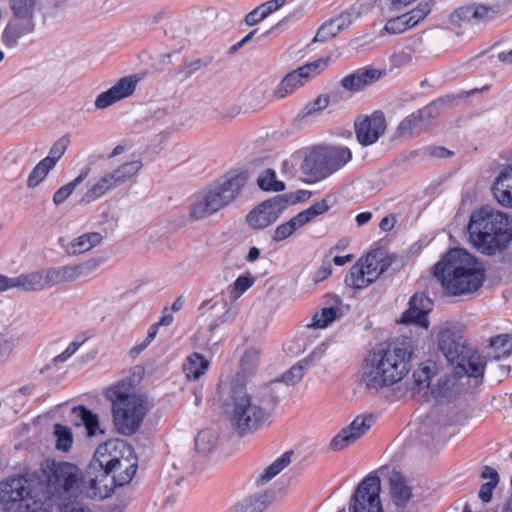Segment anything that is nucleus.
I'll return each instance as SVG.
<instances>
[{
  "instance_id": "f257e3e1",
  "label": "nucleus",
  "mask_w": 512,
  "mask_h": 512,
  "mask_svg": "<svg viewBox=\"0 0 512 512\" xmlns=\"http://www.w3.org/2000/svg\"><path fill=\"white\" fill-rule=\"evenodd\" d=\"M433 275L450 296L476 292L485 281V269L472 254L461 248L450 249L433 267Z\"/></svg>"
},
{
  "instance_id": "f03ea898",
  "label": "nucleus",
  "mask_w": 512,
  "mask_h": 512,
  "mask_svg": "<svg viewBox=\"0 0 512 512\" xmlns=\"http://www.w3.org/2000/svg\"><path fill=\"white\" fill-rule=\"evenodd\" d=\"M412 353L396 344L381 343L364 358L361 382L378 391L400 382L410 371Z\"/></svg>"
},
{
  "instance_id": "7ed1b4c3",
  "label": "nucleus",
  "mask_w": 512,
  "mask_h": 512,
  "mask_svg": "<svg viewBox=\"0 0 512 512\" xmlns=\"http://www.w3.org/2000/svg\"><path fill=\"white\" fill-rule=\"evenodd\" d=\"M108 445L99 446L87 467L88 485L94 497H109L116 487L129 484L136 474L137 457L129 449L127 457L107 453Z\"/></svg>"
},
{
  "instance_id": "20e7f679",
  "label": "nucleus",
  "mask_w": 512,
  "mask_h": 512,
  "mask_svg": "<svg viewBox=\"0 0 512 512\" xmlns=\"http://www.w3.org/2000/svg\"><path fill=\"white\" fill-rule=\"evenodd\" d=\"M467 233L477 251L495 255L512 241V218L507 213L483 206L471 213Z\"/></svg>"
},
{
  "instance_id": "39448f33",
  "label": "nucleus",
  "mask_w": 512,
  "mask_h": 512,
  "mask_svg": "<svg viewBox=\"0 0 512 512\" xmlns=\"http://www.w3.org/2000/svg\"><path fill=\"white\" fill-rule=\"evenodd\" d=\"M50 501L34 479L20 476L0 483V503L6 512H50Z\"/></svg>"
},
{
  "instance_id": "423d86ee",
  "label": "nucleus",
  "mask_w": 512,
  "mask_h": 512,
  "mask_svg": "<svg viewBox=\"0 0 512 512\" xmlns=\"http://www.w3.org/2000/svg\"><path fill=\"white\" fill-rule=\"evenodd\" d=\"M246 182L243 173L226 175L194 194L189 208L190 218L200 220L218 212L236 198Z\"/></svg>"
},
{
  "instance_id": "0eeeda50",
  "label": "nucleus",
  "mask_w": 512,
  "mask_h": 512,
  "mask_svg": "<svg viewBox=\"0 0 512 512\" xmlns=\"http://www.w3.org/2000/svg\"><path fill=\"white\" fill-rule=\"evenodd\" d=\"M438 348L459 376H470L482 381L486 361L473 347L467 345L459 331L443 329L438 334Z\"/></svg>"
},
{
  "instance_id": "6e6552de",
  "label": "nucleus",
  "mask_w": 512,
  "mask_h": 512,
  "mask_svg": "<svg viewBox=\"0 0 512 512\" xmlns=\"http://www.w3.org/2000/svg\"><path fill=\"white\" fill-rule=\"evenodd\" d=\"M225 406L230 422L240 436L259 430L268 421V413L239 381L231 383L229 402Z\"/></svg>"
},
{
  "instance_id": "1a4fd4ad",
  "label": "nucleus",
  "mask_w": 512,
  "mask_h": 512,
  "mask_svg": "<svg viewBox=\"0 0 512 512\" xmlns=\"http://www.w3.org/2000/svg\"><path fill=\"white\" fill-rule=\"evenodd\" d=\"M112 402L113 421L118 431L124 435L137 432L148 412L144 396L128 393L123 387H115L107 393Z\"/></svg>"
},
{
  "instance_id": "9d476101",
  "label": "nucleus",
  "mask_w": 512,
  "mask_h": 512,
  "mask_svg": "<svg viewBox=\"0 0 512 512\" xmlns=\"http://www.w3.org/2000/svg\"><path fill=\"white\" fill-rule=\"evenodd\" d=\"M351 159L352 152L346 146H318L306 155L301 171L311 182H318L342 169Z\"/></svg>"
},
{
  "instance_id": "9b49d317",
  "label": "nucleus",
  "mask_w": 512,
  "mask_h": 512,
  "mask_svg": "<svg viewBox=\"0 0 512 512\" xmlns=\"http://www.w3.org/2000/svg\"><path fill=\"white\" fill-rule=\"evenodd\" d=\"M44 473L43 491L50 500L66 497L78 490L82 482L88 483L87 473L83 476L79 468L69 462H47Z\"/></svg>"
},
{
  "instance_id": "f8f14e48",
  "label": "nucleus",
  "mask_w": 512,
  "mask_h": 512,
  "mask_svg": "<svg viewBox=\"0 0 512 512\" xmlns=\"http://www.w3.org/2000/svg\"><path fill=\"white\" fill-rule=\"evenodd\" d=\"M39 0H10L12 16L2 32V42L7 48H15L19 40L34 32L35 10Z\"/></svg>"
},
{
  "instance_id": "ddd939ff",
  "label": "nucleus",
  "mask_w": 512,
  "mask_h": 512,
  "mask_svg": "<svg viewBox=\"0 0 512 512\" xmlns=\"http://www.w3.org/2000/svg\"><path fill=\"white\" fill-rule=\"evenodd\" d=\"M329 58H319L287 73L273 90V97L284 99L302 87L306 82L319 75L327 66Z\"/></svg>"
},
{
  "instance_id": "4468645a",
  "label": "nucleus",
  "mask_w": 512,
  "mask_h": 512,
  "mask_svg": "<svg viewBox=\"0 0 512 512\" xmlns=\"http://www.w3.org/2000/svg\"><path fill=\"white\" fill-rule=\"evenodd\" d=\"M381 481L377 475H367L357 486L350 503V512H383L380 501Z\"/></svg>"
},
{
  "instance_id": "2eb2a0df",
  "label": "nucleus",
  "mask_w": 512,
  "mask_h": 512,
  "mask_svg": "<svg viewBox=\"0 0 512 512\" xmlns=\"http://www.w3.org/2000/svg\"><path fill=\"white\" fill-rule=\"evenodd\" d=\"M101 264V260L90 259L77 265H64L43 269L47 288L73 282L81 277H87Z\"/></svg>"
},
{
  "instance_id": "dca6fc26",
  "label": "nucleus",
  "mask_w": 512,
  "mask_h": 512,
  "mask_svg": "<svg viewBox=\"0 0 512 512\" xmlns=\"http://www.w3.org/2000/svg\"><path fill=\"white\" fill-rule=\"evenodd\" d=\"M500 11L499 5H486L472 2L455 9L450 15V22L456 26L485 24L492 20Z\"/></svg>"
},
{
  "instance_id": "f3484780",
  "label": "nucleus",
  "mask_w": 512,
  "mask_h": 512,
  "mask_svg": "<svg viewBox=\"0 0 512 512\" xmlns=\"http://www.w3.org/2000/svg\"><path fill=\"white\" fill-rule=\"evenodd\" d=\"M288 204L289 200L285 196H274L250 211L246 217V221L253 229H264L281 216Z\"/></svg>"
},
{
  "instance_id": "a211bd4d",
  "label": "nucleus",
  "mask_w": 512,
  "mask_h": 512,
  "mask_svg": "<svg viewBox=\"0 0 512 512\" xmlns=\"http://www.w3.org/2000/svg\"><path fill=\"white\" fill-rule=\"evenodd\" d=\"M357 141L363 146H369L378 141L386 130V119L380 110L370 116H358L354 123Z\"/></svg>"
},
{
  "instance_id": "6ab92c4d",
  "label": "nucleus",
  "mask_w": 512,
  "mask_h": 512,
  "mask_svg": "<svg viewBox=\"0 0 512 512\" xmlns=\"http://www.w3.org/2000/svg\"><path fill=\"white\" fill-rule=\"evenodd\" d=\"M375 418L372 414L358 415L349 426L343 428L330 442V448L340 451L355 443L374 424Z\"/></svg>"
},
{
  "instance_id": "aec40b11",
  "label": "nucleus",
  "mask_w": 512,
  "mask_h": 512,
  "mask_svg": "<svg viewBox=\"0 0 512 512\" xmlns=\"http://www.w3.org/2000/svg\"><path fill=\"white\" fill-rule=\"evenodd\" d=\"M138 83L136 76H126L121 78L115 85L107 91L100 93L95 100V107L97 109H105L114 103L131 96Z\"/></svg>"
},
{
  "instance_id": "412c9836",
  "label": "nucleus",
  "mask_w": 512,
  "mask_h": 512,
  "mask_svg": "<svg viewBox=\"0 0 512 512\" xmlns=\"http://www.w3.org/2000/svg\"><path fill=\"white\" fill-rule=\"evenodd\" d=\"M432 309L431 300L423 293H415L409 301V308L403 312L401 323L416 324L428 328V313Z\"/></svg>"
},
{
  "instance_id": "4be33fe9",
  "label": "nucleus",
  "mask_w": 512,
  "mask_h": 512,
  "mask_svg": "<svg viewBox=\"0 0 512 512\" xmlns=\"http://www.w3.org/2000/svg\"><path fill=\"white\" fill-rule=\"evenodd\" d=\"M492 194L503 207L512 208V165H506L495 178Z\"/></svg>"
},
{
  "instance_id": "5701e85b",
  "label": "nucleus",
  "mask_w": 512,
  "mask_h": 512,
  "mask_svg": "<svg viewBox=\"0 0 512 512\" xmlns=\"http://www.w3.org/2000/svg\"><path fill=\"white\" fill-rule=\"evenodd\" d=\"M381 76L382 72L378 69L362 68L345 76L341 80V85L348 91L359 92L366 86L379 80Z\"/></svg>"
},
{
  "instance_id": "b1692460",
  "label": "nucleus",
  "mask_w": 512,
  "mask_h": 512,
  "mask_svg": "<svg viewBox=\"0 0 512 512\" xmlns=\"http://www.w3.org/2000/svg\"><path fill=\"white\" fill-rule=\"evenodd\" d=\"M470 376H459L454 371L451 375H445L438 379L437 384L431 389V394L436 401L450 400L462 392L460 381L468 380Z\"/></svg>"
},
{
  "instance_id": "393cba45",
  "label": "nucleus",
  "mask_w": 512,
  "mask_h": 512,
  "mask_svg": "<svg viewBox=\"0 0 512 512\" xmlns=\"http://www.w3.org/2000/svg\"><path fill=\"white\" fill-rule=\"evenodd\" d=\"M202 308L214 312L216 320L210 325L211 329L216 328L219 324L232 321L237 314L235 307L223 296H216L213 299L203 302Z\"/></svg>"
},
{
  "instance_id": "a878e982",
  "label": "nucleus",
  "mask_w": 512,
  "mask_h": 512,
  "mask_svg": "<svg viewBox=\"0 0 512 512\" xmlns=\"http://www.w3.org/2000/svg\"><path fill=\"white\" fill-rule=\"evenodd\" d=\"M390 493L393 502L400 507H405L412 496L410 486L407 485L405 477L397 471L392 472L389 478Z\"/></svg>"
},
{
  "instance_id": "bb28decb",
  "label": "nucleus",
  "mask_w": 512,
  "mask_h": 512,
  "mask_svg": "<svg viewBox=\"0 0 512 512\" xmlns=\"http://www.w3.org/2000/svg\"><path fill=\"white\" fill-rule=\"evenodd\" d=\"M102 235L98 232H89L73 239L66 246V253L70 256L90 251L102 242Z\"/></svg>"
},
{
  "instance_id": "cd10ccee",
  "label": "nucleus",
  "mask_w": 512,
  "mask_h": 512,
  "mask_svg": "<svg viewBox=\"0 0 512 512\" xmlns=\"http://www.w3.org/2000/svg\"><path fill=\"white\" fill-rule=\"evenodd\" d=\"M209 361L200 353L188 355L183 363L182 371L187 380H198L209 368Z\"/></svg>"
},
{
  "instance_id": "c85d7f7f",
  "label": "nucleus",
  "mask_w": 512,
  "mask_h": 512,
  "mask_svg": "<svg viewBox=\"0 0 512 512\" xmlns=\"http://www.w3.org/2000/svg\"><path fill=\"white\" fill-rule=\"evenodd\" d=\"M11 286L22 291H41L46 289L43 269L11 278Z\"/></svg>"
},
{
  "instance_id": "c756f323",
  "label": "nucleus",
  "mask_w": 512,
  "mask_h": 512,
  "mask_svg": "<svg viewBox=\"0 0 512 512\" xmlns=\"http://www.w3.org/2000/svg\"><path fill=\"white\" fill-rule=\"evenodd\" d=\"M74 425L84 426L88 437H93L99 430L98 416L85 406H77L72 409Z\"/></svg>"
},
{
  "instance_id": "7c9ffc66",
  "label": "nucleus",
  "mask_w": 512,
  "mask_h": 512,
  "mask_svg": "<svg viewBox=\"0 0 512 512\" xmlns=\"http://www.w3.org/2000/svg\"><path fill=\"white\" fill-rule=\"evenodd\" d=\"M115 188H117V186L110 173H106L94 183L90 184V187L82 196L81 203L89 204Z\"/></svg>"
},
{
  "instance_id": "2f4dec72",
  "label": "nucleus",
  "mask_w": 512,
  "mask_h": 512,
  "mask_svg": "<svg viewBox=\"0 0 512 512\" xmlns=\"http://www.w3.org/2000/svg\"><path fill=\"white\" fill-rule=\"evenodd\" d=\"M281 400V393L279 387V381H272L263 390L260 398H257V402L261 407L265 409V413H268L270 417L271 411L279 404Z\"/></svg>"
},
{
  "instance_id": "473e14b6",
  "label": "nucleus",
  "mask_w": 512,
  "mask_h": 512,
  "mask_svg": "<svg viewBox=\"0 0 512 512\" xmlns=\"http://www.w3.org/2000/svg\"><path fill=\"white\" fill-rule=\"evenodd\" d=\"M426 129L427 127L421 118L416 115V112H413L400 122L397 127V134L402 138H412Z\"/></svg>"
},
{
  "instance_id": "72a5a7b5",
  "label": "nucleus",
  "mask_w": 512,
  "mask_h": 512,
  "mask_svg": "<svg viewBox=\"0 0 512 512\" xmlns=\"http://www.w3.org/2000/svg\"><path fill=\"white\" fill-rule=\"evenodd\" d=\"M142 166L143 164L140 160H134L123 163L117 169L109 173L116 186L119 187L130 180L133 176H135L140 171Z\"/></svg>"
},
{
  "instance_id": "f704fd0d",
  "label": "nucleus",
  "mask_w": 512,
  "mask_h": 512,
  "mask_svg": "<svg viewBox=\"0 0 512 512\" xmlns=\"http://www.w3.org/2000/svg\"><path fill=\"white\" fill-rule=\"evenodd\" d=\"M272 494H257L235 507V512H264L272 502Z\"/></svg>"
},
{
  "instance_id": "c9c22d12",
  "label": "nucleus",
  "mask_w": 512,
  "mask_h": 512,
  "mask_svg": "<svg viewBox=\"0 0 512 512\" xmlns=\"http://www.w3.org/2000/svg\"><path fill=\"white\" fill-rule=\"evenodd\" d=\"M345 284L354 289H362L372 283V278L366 277L362 263L353 264L345 276Z\"/></svg>"
},
{
  "instance_id": "e433bc0d",
  "label": "nucleus",
  "mask_w": 512,
  "mask_h": 512,
  "mask_svg": "<svg viewBox=\"0 0 512 512\" xmlns=\"http://www.w3.org/2000/svg\"><path fill=\"white\" fill-rule=\"evenodd\" d=\"M481 476L484 479H489V481L481 485L479 490V498L484 503H488L491 501L493 490L499 482V474L495 469L489 466H484Z\"/></svg>"
},
{
  "instance_id": "4c0bfd02",
  "label": "nucleus",
  "mask_w": 512,
  "mask_h": 512,
  "mask_svg": "<svg viewBox=\"0 0 512 512\" xmlns=\"http://www.w3.org/2000/svg\"><path fill=\"white\" fill-rule=\"evenodd\" d=\"M90 173V168L85 167L81 170L80 174L71 182L60 187L53 195V202L56 206L64 203L66 199L73 193L75 188L80 185Z\"/></svg>"
},
{
  "instance_id": "58836bf2",
  "label": "nucleus",
  "mask_w": 512,
  "mask_h": 512,
  "mask_svg": "<svg viewBox=\"0 0 512 512\" xmlns=\"http://www.w3.org/2000/svg\"><path fill=\"white\" fill-rule=\"evenodd\" d=\"M490 347L493 349L494 359L509 357L512 354V335L501 334L490 338Z\"/></svg>"
},
{
  "instance_id": "ea45409f",
  "label": "nucleus",
  "mask_w": 512,
  "mask_h": 512,
  "mask_svg": "<svg viewBox=\"0 0 512 512\" xmlns=\"http://www.w3.org/2000/svg\"><path fill=\"white\" fill-rule=\"evenodd\" d=\"M450 102L451 100L449 99V97H447L446 99L438 98L430 102L423 108L418 109L415 112L416 115H418V117L421 118L424 125L428 128L430 120L437 118L440 115L441 109L444 107V105Z\"/></svg>"
},
{
  "instance_id": "a19ab883",
  "label": "nucleus",
  "mask_w": 512,
  "mask_h": 512,
  "mask_svg": "<svg viewBox=\"0 0 512 512\" xmlns=\"http://www.w3.org/2000/svg\"><path fill=\"white\" fill-rule=\"evenodd\" d=\"M293 451H286L275 461H273L268 467L265 468L263 473L260 475L261 483H266L278 475L283 469H285L291 462V456Z\"/></svg>"
},
{
  "instance_id": "79ce46f5",
  "label": "nucleus",
  "mask_w": 512,
  "mask_h": 512,
  "mask_svg": "<svg viewBox=\"0 0 512 512\" xmlns=\"http://www.w3.org/2000/svg\"><path fill=\"white\" fill-rule=\"evenodd\" d=\"M293 451H286L275 461H273L268 467L265 468L263 473L260 475L261 483H266L278 475L283 469H285L291 462V456Z\"/></svg>"
},
{
  "instance_id": "37998d69",
  "label": "nucleus",
  "mask_w": 512,
  "mask_h": 512,
  "mask_svg": "<svg viewBox=\"0 0 512 512\" xmlns=\"http://www.w3.org/2000/svg\"><path fill=\"white\" fill-rule=\"evenodd\" d=\"M293 451H286L275 461H273L268 467L265 468L263 473L260 475L261 483H266L278 475L283 469H285L291 462V456Z\"/></svg>"
},
{
  "instance_id": "c03bdc74",
  "label": "nucleus",
  "mask_w": 512,
  "mask_h": 512,
  "mask_svg": "<svg viewBox=\"0 0 512 512\" xmlns=\"http://www.w3.org/2000/svg\"><path fill=\"white\" fill-rule=\"evenodd\" d=\"M259 188L268 192H280L285 189V184L276 179V173L273 169H266L257 179Z\"/></svg>"
},
{
  "instance_id": "a18cd8bd",
  "label": "nucleus",
  "mask_w": 512,
  "mask_h": 512,
  "mask_svg": "<svg viewBox=\"0 0 512 512\" xmlns=\"http://www.w3.org/2000/svg\"><path fill=\"white\" fill-rule=\"evenodd\" d=\"M50 163V160L44 161L42 159L35 165L27 179L28 188H35L46 179L49 172L54 168Z\"/></svg>"
},
{
  "instance_id": "49530a36",
  "label": "nucleus",
  "mask_w": 512,
  "mask_h": 512,
  "mask_svg": "<svg viewBox=\"0 0 512 512\" xmlns=\"http://www.w3.org/2000/svg\"><path fill=\"white\" fill-rule=\"evenodd\" d=\"M434 0L422 1L411 11L404 13L407 17V21L413 28L420 21L424 20L432 11Z\"/></svg>"
},
{
  "instance_id": "de8ad7c7",
  "label": "nucleus",
  "mask_w": 512,
  "mask_h": 512,
  "mask_svg": "<svg viewBox=\"0 0 512 512\" xmlns=\"http://www.w3.org/2000/svg\"><path fill=\"white\" fill-rule=\"evenodd\" d=\"M308 365V360L303 359L296 365L292 366L288 371H286L280 379H276L275 381H279V386L281 383L286 385H294L298 383L305 374L306 366Z\"/></svg>"
},
{
  "instance_id": "09e8293b",
  "label": "nucleus",
  "mask_w": 512,
  "mask_h": 512,
  "mask_svg": "<svg viewBox=\"0 0 512 512\" xmlns=\"http://www.w3.org/2000/svg\"><path fill=\"white\" fill-rule=\"evenodd\" d=\"M54 435L56 437V448L64 452L69 451L73 443L71 430L62 424H55Z\"/></svg>"
},
{
  "instance_id": "8fccbe9b",
  "label": "nucleus",
  "mask_w": 512,
  "mask_h": 512,
  "mask_svg": "<svg viewBox=\"0 0 512 512\" xmlns=\"http://www.w3.org/2000/svg\"><path fill=\"white\" fill-rule=\"evenodd\" d=\"M217 437L211 430L200 431L195 437V446L199 453H208L216 444Z\"/></svg>"
},
{
  "instance_id": "3c124183",
  "label": "nucleus",
  "mask_w": 512,
  "mask_h": 512,
  "mask_svg": "<svg viewBox=\"0 0 512 512\" xmlns=\"http://www.w3.org/2000/svg\"><path fill=\"white\" fill-rule=\"evenodd\" d=\"M361 15L359 7L353 5L349 7L347 10L343 11L340 15L333 17V21L336 23L337 28L340 31L349 27L355 20H357Z\"/></svg>"
},
{
  "instance_id": "603ef678",
  "label": "nucleus",
  "mask_w": 512,
  "mask_h": 512,
  "mask_svg": "<svg viewBox=\"0 0 512 512\" xmlns=\"http://www.w3.org/2000/svg\"><path fill=\"white\" fill-rule=\"evenodd\" d=\"M69 144V139L66 136L59 138L50 148L47 157L43 158L44 161L50 160V165L55 167L60 158L64 155Z\"/></svg>"
},
{
  "instance_id": "864d4df0",
  "label": "nucleus",
  "mask_w": 512,
  "mask_h": 512,
  "mask_svg": "<svg viewBox=\"0 0 512 512\" xmlns=\"http://www.w3.org/2000/svg\"><path fill=\"white\" fill-rule=\"evenodd\" d=\"M338 308L335 307H325L321 310L320 314H316L313 317V326L316 328H326L333 321L336 320L338 316Z\"/></svg>"
},
{
  "instance_id": "5fc2aeb1",
  "label": "nucleus",
  "mask_w": 512,
  "mask_h": 512,
  "mask_svg": "<svg viewBox=\"0 0 512 512\" xmlns=\"http://www.w3.org/2000/svg\"><path fill=\"white\" fill-rule=\"evenodd\" d=\"M340 29L337 28L336 23L331 18L330 20L326 21L324 24H322L319 29L317 30V33L313 39V42H325L329 40L330 38L335 37L340 33Z\"/></svg>"
},
{
  "instance_id": "6e6d98bb",
  "label": "nucleus",
  "mask_w": 512,
  "mask_h": 512,
  "mask_svg": "<svg viewBox=\"0 0 512 512\" xmlns=\"http://www.w3.org/2000/svg\"><path fill=\"white\" fill-rule=\"evenodd\" d=\"M260 362V353L258 350L251 348L247 350L241 358L242 370L252 374Z\"/></svg>"
},
{
  "instance_id": "4d7b16f0",
  "label": "nucleus",
  "mask_w": 512,
  "mask_h": 512,
  "mask_svg": "<svg viewBox=\"0 0 512 512\" xmlns=\"http://www.w3.org/2000/svg\"><path fill=\"white\" fill-rule=\"evenodd\" d=\"M330 103V97L328 95H319L316 97L313 101L308 102L304 109L303 114L304 116H310L317 113H320L324 109L328 107Z\"/></svg>"
},
{
  "instance_id": "13d9d810",
  "label": "nucleus",
  "mask_w": 512,
  "mask_h": 512,
  "mask_svg": "<svg viewBox=\"0 0 512 512\" xmlns=\"http://www.w3.org/2000/svg\"><path fill=\"white\" fill-rule=\"evenodd\" d=\"M410 28H412L411 24L408 23L404 14L390 19L384 26V30L389 34H400Z\"/></svg>"
},
{
  "instance_id": "bf43d9fd",
  "label": "nucleus",
  "mask_w": 512,
  "mask_h": 512,
  "mask_svg": "<svg viewBox=\"0 0 512 512\" xmlns=\"http://www.w3.org/2000/svg\"><path fill=\"white\" fill-rule=\"evenodd\" d=\"M364 266L366 277L372 278V283L380 276L383 269L379 268V262L373 255H368L365 259L359 260Z\"/></svg>"
},
{
  "instance_id": "052dcab7",
  "label": "nucleus",
  "mask_w": 512,
  "mask_h": 512,
  "mask_svg": "<svg viewBox=\"0 0 512 512\" xmlns=\"http://www.w3.org/2000/svg\"><path fill=\"white\" fill-rule=\"evenodd\" d=\"M296 232V229L292 225V223L289 221L279 225L272 236L273 241L275 242H281L287 238H289L291 235H293Z\"/></svg>"
},
{
  "instance_id": "680f3d73",
  "label": "nucleus",
  "mask_w": 512,
  "mask_h": 512,
  "mask_svg": "<svg viewBox=\"0 0 512 512\" xmlns=\"http://www.w3.org/2000/svg\"><path fill=\"white\" fill-rule=\"evenodd\" d=\"M254 284V279L250 276H239L233 283V292L240 296Z\"/></svg>"
},
{
  "instance_id": "e2e57ef3",
  "label": "nucleus",
  "mask_w": 512,
  "mask_h": 512,
  "mask_svg": "<svg viewBox=\"0 0 512 512\" xmlns=\"http://www.w3.org/2000/svg\"><path fill=\"white\" fill-rule=\"evenodd\" d=\"M329 210V205L325 199L315 202L310 207L305 209L304 211L308 215L309 219L312 221L317 216L326 213Z\"/></svg>"
},
{
  "instance_id": "0e129e2a",
  "label": "nucleus",
  "mask_w": 512,
  "mask_h": 512,
  "mask_svg": "<svg viewBox=\"0 0 512 512\" xmlns=\"http://www.w3.org/2000/svg\"><path fill=\"white\" fill-rule=\"evenodd\" d=\"M412 61V56L410 53L405 51H399L394 53L390 57V64L394 68H400L407 64H409Z\"/></svg>"
},
{
  "instance_id": "69168bd1",
  "label": "nucleus",
  "mask_w": 512,
  "mask_h": 512,
  "mask_svg": "<svg viewBox=\"0 0 512 512\" xmlns=\"http://www.w3.org/2000/svg\"><path fill=\"white\" fill-rule=\"evenodd\" d=\"M413 377L415 379L416 384L419 387H421V386L428 387L431 377H432V372H431L430 367L425 366V367L421 368L419 371H415L413 374Z\"/></svg>"
},
{
  "instance_id": "338daca9",
  "label": "nucleus",
  "mask_w": 512,
  "mask_h": 512,
  "mask_svg": "<svg viewBox=\"0 0 512 512\" xmlns=\"http://www.w3.org/2000/svg\"><path fill=\"white\" fill-rule=\"evenodd\" d=\"M286 2L287 0H269L258 5V7L261 9L262 15H265L267 18L269 15L279 10Z\"/></svg>"
},
{
  "instance_id": "774afa93",
  "label": "nucleus",
  "mask_w": 512,
  "mask_h": 512,
  "mask_svg": "<svg viewBox=\"0 0 512 512\" xmlns=\"http://www.w3.org/2000/svg\"><path fill=\"white\" fill-rule=\"evenodd\" d=\"M422 153L434 158H447L453 154L450 150L442 146H427L423 148Z\"/></svg>"
}]
</instances>
